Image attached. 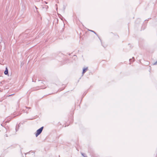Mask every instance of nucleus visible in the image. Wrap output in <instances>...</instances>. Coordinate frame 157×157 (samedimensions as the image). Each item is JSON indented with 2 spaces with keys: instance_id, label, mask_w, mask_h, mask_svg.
I'll use <instances>...</instances> for the list:
<instances>
[{
  "instance_id": "1",
  "label": "nucleus",
  "mask_w": 157,
  "mask_h": 157,
  "mask_svg": "<svg viewBox=\"0 0 157 157\" xmlns=\"http://www.w3.org/2000/svg\"><path fill=\"white\" fill-rule=\"evenodd\" d=\"M43 128L44 127H42L36 131V132L35 134V136L36 137L38 136L41 133Z\"/></svg>"
},
{
  "instance_id": "2",
  "label": "nucleus",
  "mask_w": 157,
  "mask_h": 157,
  "mask_svg": "<svg viewBox=\"0 0 157 157\" xmlns=\"http://www.w3.org/2000/svg\"><path fill=\"white\" fill-rule=\"evenodd\" d=\"M4 74L6 75H7L8 74V70L7 67L6 68V70L4 71Z\"/></svg>"
},
{
  "instance_id": "3",
  "label": "nucleus",
  "mask_w": 157,
  "mask_h": 157,
  "mask_svg": "<svg viewBox=\"0 0 157 157\" xmlns=\"http://www.w3.org/2000/svg\"><path fill=\"white\" fill-rule=\"evenodd\" d=\"M87 68H84L83 69V72H82L83 74L84 73H85L86 72V71L87 70Z\"/></svg>"
},
{
  "instance_id": "4",
  "label": "nucleus",
  "mask_w": 157,
  "mask_h": 157,
  "mask_svg": "<svg viewBox=\"0 0 157 157\" xmlns=\"http://www.w3.org/2000/svg\"><path fill=\"white\" fill-rule=\"evenodd\" d=\"M45 8H46V9H48V6H45Z\"/></svg>"
},
{
  "instance_id": "5",
  "label": "nucleus",
  "mask_w": 157,
  "mask_h": 157,
  "mask_svg": "<svg viewBox=\"0 0 157 157\" xmlns=\"http://www.w3.org/2000/svg\"><path fill=\"white\" fill-rule=\"evenodd\" d=\"M157 63V61L154 64V65H156Z\"/></svg>"
},
{
  "instance_id": "6",
  "label": "nucleus",
  "mask_w": 157,
  "mask_h": 157,
  "mask_svg": "<svg viewBox=\"0 0 157 157\" xmlns=\"http://www.w3.org/2000/svg\"><path fill=\"white\" fill-rule=\"evenodd\" d=\"M82 155L83 156H84V154L83 153H82Z\"/></svg>"
},
{
  "instance_id": "7",
  "label": "nucleus",
  "mask_w": 157,
  "mask_h": 157,
  "mask_svg": "<svg viewBox=\"0 0 157 157\" xmlns=\"http://www.w3.org/2000/svg\"><path fill=\"white\" fill-rule=\"evenodd\" d=\"M35 8H36V9H37V7H36V6H35Z\"/></svg>"
},
{
  "instance_id": "8",
  "label": "nucleus",
  "mask_w": 157,
  "mask_h": 157,
  "mask_svg": "<svg viewBox=\"0 0 157 157\" xmlns=\"http://www.w3.org/2000/svg\"><path fill=\"white\" fill-rule=\"evenodd\" d=\"M45 2V4H47V2Z\"/></svg>"
}]
</instances>
